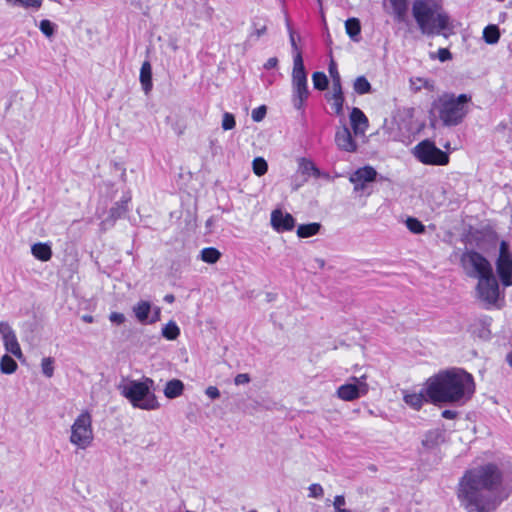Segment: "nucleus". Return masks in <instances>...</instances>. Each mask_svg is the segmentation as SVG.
I'll return each mask as SVG.
<instances>
[{"mask_svg": "<svg viewBox=\"0 0 512 512\" xmlns=\"http://www.w3.org/2000/svg\"><path fill=\"white\" fill-rule=\"evenodd\" d=\"M511 492L512 487L504 485L503 473L493 463L467 469L456 488L459 505L466 512H494Z\"/></svg>", "mask_w": 512, "mask_h": 512, "instance_id": "f257e3e1", "label": "nucleus"}, {"mask_svg": "<svg viewBox=\"0 0 512 512\" xmlns=\"http://www.w3.org/2000/svg\"><path fill=\"white\" fill-rule=\"evenodd\" d=\"M424 390L431 403L464 404L472 397L475 383L471 374L453 368L427 379Z\"/></svg>", "mask_w": 512, "mask_h": 512, "instance_id": "f03ea898", "label": "nucleus"}, {"mask_svg": "<svg viewBox=\"0 0 512 512\" xmlns=\"http://www.w3.org/2000/svg\"><path fill=\"white\" fill-rule=\"evenodd\" d=\"M412 15L423 35H440L447 39L454 34L452 20L435 0H415Z\"/></svg>", "mask_w": 512, "mask_h": 512, "instance_id": "7ed1b4c3", "label": "nucleus"}, {"mask_svg": "<svg viewBox=\"0 0 512 512\" xmlns=\"http://www.w3.org/2000/svg\"><path fill=\"white\" fill-rule=\"evenodd\" d=\"M470 101L471 97L466 94L455 96L452 93H445L433 102L432 112L439 117L444 126H456L468 113Z\"/></svg>", "mask_w": 512, "mask_h": 512, "instance_id": "20e7f679", "label": "nucleus"}, {"mask_svg": "<svg viewBox=\"0 0 512 512\" xmlns=\"http://www.w3.org/2000/svg\"><path fill=\"white\" fill-rule=\"evenodd\" d=\"M152 385L153 380L145 378L143 381L130 380L121 383L118 388L134 408L151 411L160 407L156 395L150 390Z\"/></svg>", "mask_w": 512, "mask_h": 512, "instance_id": "39448f33", "label": "nucleus"}, {"mask_svg": "<svg viewBox=\"0 0 512 512\" xmlns=\"http://www.w3.org/2000/svg\"><path fill=\"white\" fill-rule=\"evenodd\" d=\"M93 440L92 415L88 410H83L70 427L69 441L77 449L86 450L92 445Z\"/></svg>", "mask_w": 512, "mask_h": 512, "instance_id": "423d86ee", "label": "nucleus"}, {"mask_svg": "<svg viewBox=\"0 0 512 512\" xmlns=\"http://www.w3.org/2000/svg\"><path fill=\"white\" fill-rule=\"evenodd\" d=\"M309 96L307 72L304 67L302 54L293 56L292 69V103L295 109L301 110Z\"/></svg>", "mask_w": 512, "mask_h": 512, "instance_id": "0eeeda50", "label": "nucleus"}, {"mask_svg": "<svg viewBox=\"0 0 512 512\" xmlns=\"http://www.w3.org/2000/svg\"><path fill=\"white\" fill-rule=\"evenodd\" d=\"M414 157L425 165L443 166L449 163V155L436 147L434 142L423 140L412 151Z\"/></svg>", "mask_w": 512, "mask_h": 512, "instance_id": "6e6552de", "label": "nucleus"}, {"mask_svg": "<svg viewBox=\"0 0 512 512\" xmlns=\"http://www.w3.org/2000/svg\"><path fill=\"white\" fill-rule=\"evenodd\" d=\"M463 269L468 277L481 279L493 273L489 261L475 251L465 252L461 257Z\"/></svg>", "mask_w": 512, "mask_h": 512, "instance_id": "1a4fd4ad", "label": "nucleus"}, {"mask_svg": "<svg viewBox=\"0 0 512 512\" xmlns=\"http://www.w3.org/2000/svg\"><path fill=\"white\" fill-rule=\"evenodd\" d=\"M369 392V384L367 383V375L352 376L349 381L336 390V396L343 401H354Z\"/></svg>", "mask_w": 512, "mask_h": 512, "instance_id": "9d476101", "label": "nucleus"}, {"mask_svg": "<svg viewBox=\"0 0 512 512\" xmlns=\"http://www.w3.org/2000/svg\"><path fill=\"white\" fill-rule=\"evenodd\" d=\"M476 291L480 300L489 305L495 304L499 297V285L494 274L479 279Z\"/></svg>", "mask_w": 512, "mask_h": 512, "instance_id": "9b49d317", "label": "nucleus"}, {"mask_svg": "<svg viewBox=\"0 0 512 512\" xmlns=\"http://www.w3.org/2000/svg\"><path fill=\"white\" fill-rule=\"evenodd\" d=\"M497 273L504 286L512 284V256L508 250V244L502 241L500 244V253L496 263Z\"/></svg>", "mask_w": 512, "mask_h": 512, "instance_id": "f8f14e48", "label": "nucleus"}, {"mask_svg": "<svg viewBox=\"0 0 512 512\" xmlns=\"http://www.w3.org/2000/svg\"><path fill=\"white\" fill-rule=\"evenodd\" d=\"M0 335L6 352L12 354L17 359H22L23 352L17 340L16 333L8 322L0 321Z\"/></svg>", "mask_w": 512, "mask_h": 512, "instance_id": "ddd939ff", "label": "nucleus"}, {"mask_svg": "<svg viewBox=\"0 0 512 512\" xmlns=\"http://www.w3.org/2000/svg\"><path fill=\"white\" fill-rule=\"evenodd\" d=\"M377 177V171L371 166H364L353 172L349 181L354 184V191L364 190L367 183L374 182Z\"/></svg>", "mask_w": 512, "mask_h": 512, "instance_id": "4468645a", "label": "nucleus"}, {"mask_svg": "<svg viewBox=\"0 0 512 512\" xmlns=\"http://www.w3.org/2000/svg\"><path fill=\"white\" fill-rule=\"evenodd\" d=\"M270 224L276 232L281 233L291 231L295 227V219L288 212H283L281 209H274L271 212Z\"/></svg>", "mask_w": 512, "mask_h": 512, "instance_id": "2eb2a0df", "label": "nucleus"}, {"mask_svg": "<svg viewBox=\"0 0 512 512\" xmlns=\"http://www.w3.org/2000/svg\"><path fill=\"white\" fill-rule=\"evenodd\" d=\"M335 143L340 150L353 153L357 150V144L348 127L343 126L336 131Z\"/></svg>", "mask_w": 512, "mask_h": 512, "instance_id": "dca6fc26", "label": "nucleus"}, {"mask_svg": "<svg viewBox=\"0 0 512 512\" xmlns=\"http://www.w3.org/2000/svg\"><path fill=\"white\" fill-rule=\"evenodd\" d=\"M351 126L356 136H363L368 128V119L365 114L357 107H354L350 113Z\"/></svg>", "mask_w": 512, "mask_h": 512, "instance_id": "f3484780", "label": "nucleus"}, {"mask_svg": "<svg viewBox=\"0 0 512 512\" xmlns=\"http://www.w3.org/2000/svg\"><path fill=\"white\" fill-rule=\"evenodd\" d=\"M403 401L414 410H420L425 402L430 401L424 388L420 392L403 391Z\"/></svg>", "mask_w": 512, "mask_h": 512, "instance_id": "a211bd4d", "label": "nucleus"}, {"mask_svg": "<svg viewBox=\"0 0 512 512\" xmlns=\"http://www.w3.org/2000/svg\"><path fill=\"white\" fill-rule=\"evenodd\" d=\"M445 441L444 433L440 429H433L428 431L423 439L422 445L427 450H434Z\"/></svg>", "mask_w": 512, "mask_h": 512, "instance_id": "6ab92c4d", "label": "nucleus"}, {"mask_svg": "<svg viewBox=\"0 0 512 512\" xmlns=\"http://www.w3.org/2000/svg\"><path fill=\"white\" fill-rule=\"evenodd\" d=\"M152 311V305L149 301H139L133 306V313L136 319L142 323H149V315Z\"/></svg>", "mask_w": 512, "mask_h": 512, "instance_id": "aec40b11", "label": "nucleus"}, {"mask_svg": "<svg viewBox=\"0 0 512 512\" xmlns=\"http://www.w3.org/2000/svg\"><path fill=\"white\" fill-rule=\"evenodd\" d=\"M32 255L43 262L49 261L52 257V250L49 244L47 243H35L31 247Z\"/></svg>", "mask_w": 512, "mask_h": 512, "instance_id": "412c9836", "label": "nucleus"}, {"mask_svg": "<svg viewBox=\"0 0 512 512\" xmlns=\"http://www.w3.org/2000/svg\"><path fill=\"white\" fill-rule=\"evenodd\" d=\"M184 391V384L179 379H172L169 380L164 388V395L168 399H174L183 394Z\"/></svg>", "mask_w": 512, "mask_h": 512, "instance_id": "4be33fe9", "label": "nucleus"}, {"mask_svg": "<svg viewBox=\"0 0 512 512\" xmlns=\"http://www.w3.org/2000/svg\"><path fill=\"white\" fill-rule=\"evenodd\" d=\"M140 82L145 93H149L152 88V69L148 61L143 62L141 66Z\"/></svg>", "mask_w": 512, "mask_h": 512, "instance_id": "5701e85b", "label": "nucleus"}, {"mask_svg": "<svg viewBox=\"0 0 512 512\" xmlns=\"http://www.w3.org/2000/svg\"><path fill=\"white\" fill-rule=\"evenodd\" d=\"M388 2L393 9L396 20L399 22L405 21L408 11L407 0H388Z\"/></svg>", "mask_w": 512, "mask_h": 512, "instance_id": "b1692460", "label": "nucleus"}, {"mask_svg": "<svg viewBox=\"0 0 512 512\" xmlns=\"http://www.w3.org/2000/svg\"><path fill=\"white\" fill-rule=\"evenodd\" d=\"M129 199L123 200L121 202H117L109 211V218L103 221V225H106L109 221L111 224L114 223L115 220L121 218L127 212V203Z\"/></svg>", "mask_w": 512, "mask_h": 512, "instance_id": "393cba45", "label": "nucleus"}, {"mask_svg": "<svg viewBox=\"0 0 512 512\" xmlns=\"http://www.w3.org/2000/svg\"><path fill=\"white\" fill-rule=\"evenodd\" d=\"M321 229L320 223H308V224H301L297 228V236L300 238H308L312 237L319 233Z\"/></svg>", "mask_w": 512, "mask_h": 512, "instance_id": "a878e982", "label": "nucleus"}, {"mask_svg": "<svg viewBox=\"0 0 512 512\" xmlns=\"http://www.w3.org/2000/svg\"><path fill=\"white\" fill-rule=\"evenodd\" d=\"M500 30L497 25L491 24L484 28L483 39L487 44L493 45L499 41Z\"/></svg>", "mask_w": 512, "mask_h": 512, "instance_id": "bb28decb", "label": "nucleus"}, {"mask_svg": "<svg viewBox=\"0 0 512 512\" xmlns=\"http://www.w3.org/2000/svg\"><path fill=\"white\" fill-rule=\"evenodd\" d=\"M410 88L414 92H418L422 88H425L429 91H433L434 90V82L429 79H426V78H420V77L411 78L410 79Z\"/></svg>", "mask_w": 512, "mask_h": 512, "instance_id": "cd10ccee", "label": "nucleus"}, {"mask_svg": "<svg viewBox=\"0 0 512 512\" xmlns=\"http://www.w3.org/2000/svg\"><path fill=\"white\" fill-rule=\"evenodd\" d=\"M18 368V365L16 361L9 356L8 354H5L0 359V371L3 374H12L14 373Z\"/></svg>", "mask_w": 512, "mask_h": 512, "instance_id": "c85d7f7f", "label": "nucleus"}, {"mask_svg": "<svg viewBox=\"0 0 512 512\" xmlns=\"http://www.w3.org/2000/svg\"><path fill=\"white\" fill-rule=\"evenodd\" d=\"M346 33L353 40H356V37L359 36L361 32L360 21L357 18H349L345 22Z\"/></svg>", "mask_w": 512, "mask_h": 512, "instance_id": "c756f323", "label": "nucleus"}, {"mask_svg": "<svg viewBox=\"0 0 512 512\" xmlns=\"http://www.w3.org/2000/svg\"><path fill=\"white\" fill-rule=\"evenodd\" d=\"M299 169L303 174L313 175L315 178H319L321 176L320 170L314 165V163L304 158L300 160Z\"/></svg>", "mask_w": 512, "mask_h": 512, "instance_id": "7c9ffc66", "label": "nucleus"}, {"mask_svg": "<svg viewBox=\"0 0 512 512\" xmlns=\"http://www.w3.org/2000/svg\"><path fill=\"white\" fill-rule=\"evenodd\" d=\"M328 70L332 78L333 91H342L340 74L338 72L336 63L333 60L330 61Z\"/></svg>", "mask_w": 512, "mask_h": 512, "instance_id": "2f4dec72", "label": "nucleus"}, {"mask_svg": "<svg viewBox=\"0 0 512 512\" xmlns=\"http://www.w3.org/2000/svg\"><path fill=\"white\" fill-rule=\"evenodd\" d=\"M180 334V329L174 321H169L162 329V335L167 340H175Z\"/></svg>", "mask_w": 512, "mask_h": 512, "instance_id": "473e14b6", "label": "nucleus"}, {"mask_svg": "<svg viewBox=\"0 0 512 512\" xmlns=\"http://www.w3.org/2000/svg\"><path fill=\"white\" fill-rule=\"evenodd\" d=\"M221 256V253L213 247L204 248L201 251V259L206 263H216Z\"/></svg>", "mask_w": 512, "mask_h": 512, "instance_id": "72a5a7b5", "label": "nucleus"}, {"mask_svg": "<svg viewBox=\"0 0 512 512\" xmlns=\"http://www.w3.org/2000/svg\"><path fill=\"white\" fill-rule=\"evenodd\" d=\"M354 90L357 94L363 95L371 91V85L364 76H359L355 79L353 84Z\"/></svg>", "mask_w": 512, "mask_h": 512, "instance_id": "f704fd0d", "label": "nucleus"}, {"mask_svg": "<svg viewBox=\"0 0 512 512\" xmlns=\"http://www.w3.org/2000/svg\"><path fill=\"white\" fill-rule=\"evenodd\" d=\"M312 81L314 88L317 90L323 91L328 87V78L323 72H314L312 74Z\"/></svg>", "mask_w": 512, "mask_h": 512, "instance_id": "c9c22d12", "label": "nucleus"}, {"mask_svg": "<svg viewBox=\"0 0 512 512\" xmlns=\"http://www.w3.org/2000/svg\"><path fill=\"white\" fill-rule=\"evenodd\" d=\"M331 100L334 111L337 115L342 114L344 97L342 91H333L332 96L329 98Z\"/></svg>", "mask_w": 512, "mask_h": 512, "instance_id": "e433bc0d", "label": "nucleus"}, {"mask_svg": "<svg viewBox=\"0 0 512 512\" xmlns=\"http://www.w3.org/2000/svg\"><path fill=\"white\" fill-rule=\"evenodd\" d=\"M406 226L410 232L414 234H422L425 232V226L416 218L408 217Z\"/></svg>", "mask_w": 512, "mask_h": 512, "instance_id": "4c0bfd02", "label": "nucleus"}, {"mask_svg": "<svg viewBox=\"0 0 512 512\" xmlns=\"http://www.w3.org/2000/svg\"><path fill=\"white\" fill-rule=\"evenodd\" d=\"M252 168L257 176H262L267 172L268 165L264 158L257 157L252 162Z\"/></svg>", "mask_w": 512, "mask_h": 512, "instance_id": "58836bf2", "label": "nucleus"}, {"mask_svg": "<svg viewBox=\"0 0 512 512\" xmlns=\"http://www.w3.org/2000/svg\"><path fill=\"white\" fill-rule=\"evenodd\" d=\"M13 5H18L24 8L39 9L42 5L43 0H6Z\"/></svg>", "mask_w": 512, "mask_h": 512, "instance_id": "ea45409f", "label": "nucleus"}, {"mask_svg": "<svg viewBox=\"0 0 512 512\" xmlns=\"http://www.w3.org/2000/svg\"><path fill=\"white\" fill-rule=\"evenodd\" d=\"M42 373L47 377L51 378L54 374V360L51 357L42 359L41 362Z\"/></svg>", "mask_w": 512, "mask_h": 512, "instance_id": "a19ab883", "label": "nucleus"}, {"mask_svg": "<svg viewBox=\"0 0 512 512\" xmlns=\"http://www.w3.org/2000/svg\"><path fill=\"white\" fill-rule=\"evenodd\" d=\"M39 29L47 37H51L54 34V24L50 20H42L39 24Z\"/></svg>", "mask_w": 512, "mask_h": 512, "instance_id": "79ce46f5", "label": "nucleus"}, {"mask_svg": "<svg viewBox=\"0 0 512 512\" xmlns=\"http://www.w3.org/2000/svg\"><path fill=\"white\" fill-rule=\"evenodd\" d=\"M435 57H437L439 61L445 62L452 59V54L447 48H440L436 54H430V58L434 59Z\"/></svg>", "mask_w": 512, "mask_h": 512, "instance_id": "37998d69", "label": "nucleus"}, {"mask_svg": "<svg viewBox=\"0 0 512 512\" xmlns=\"http://www.w3.org/2000/svg\"><path fill=\"white\" fill-rule=\"evenodd\" d=\"M236 122L235 118L231 113H224L223 119H222V128L224 130H231L235 127Z\"/></svg>", "mask_w": 512, "mask_h": 512, "instance_id": "c03bdc74", "label": "nucleus"}, {"mask_svg": "<svg viewBox=\"0 0 512 512\" xmlns=\"http://www.w3.org/2000/svg\"><path fill=\"white\" fill-rule=\"evenodd\" d=\"M309 494L308 496L311 498H321L324 494V490L320 484L313 483L308 487Z\"/></svg>", "mask_w": 512, "mask_h": 512, "instance_id": "a18cd8bd", "label": "nucleus"}, {"mask_svg": "<svg viewBox=\"0 0 512 512\" xmlns=\"http://www.w3.org/2000/svg\"><path fill=\"white\" fill-rule=\"evenodd\" d=\"M267 109L266 106L262 105L252 110L251 117L253 121L260 122L264 119Z\"/></svg>", "mask_w": 512, "mask_h": 512, "instance_id": "49530a36", "label": "nucleus"}, {"mask_svg": "<svg viewBox=\"0 0 512 512\" xmlns=\"http://www.w3.org/2000/svg\"><path fill=\"white\" fill-rule=\"evenodd\" d=\"M345 504H346V501H345V497L343 495H337L334 497L333 507H334L335 512H337L339 510H344Z\"/></svg>", "mask_w": 512, "mask_h": 512, "instance_id": "de8ad7c7", "label": "nucleus"}, {"mask_svg": "<svg viewBox=\"0 0 512 512\" xmlns=\"http://www.w3.org/2000/svg\"><path fill=\"white\" fill-rule=\"evenodd\" d=\"M287 26H288V30H289V38H290V43H291L293 53H294V55H296L297 53L301 54V51L299 50V48L296 44V41H295L294 32L291 29V27L289 26L288 22H287Z\"/></svg>", "mask_w": 512, "mask_h": 512, "instance_id": "09e8293b", "label": "nucleus"}, {"mask_svg": "<svg viewBox=\"0 0 512 512\" xmlns=\"http://www.w3.org/2000/svg\"><path fill=\"white\" fill-rule=\"evenodd\" d=\"M249 382H250V376L247 373L237 374L236 377L234 378V383L236 385L247 384Z\"/></svg>", "mask_w": 512, "mask_h": 512, "instance_id": "8fccbe9b", "label": "nucleus"}, {"mask_svg": "<svg viewBox=\"0 0 512 512\" xmlns=\"http://www.w3.org/2000/svg\"><path fill=\"white\" fill-rule=\"evenodd\" d=\"M109 319L111 322L115 323V324H122L124 323L125 321V316L124 314L122 313H118V312H112L110 315H109Z\"/></svg>", "mask_w": 512, "mask_h": 512, "instance_id": "3c124183", "label": "nucleus"}, {"mask_svg": "<svg viewBox=\"0 0 512 512\" xmlns=\"http://www.w3.org/2000/svg\"><path fill=\"white\" fill-rule=\"evenodd\" d=\"M205 394L211 399H217L220 397V391L216 386H209L205 390Z\"/></svg>", "mask_w": 512, "mask_h": 512, "instance_id": "603ef678", "label": "nucleus"}, {"mask_svg": "<svg viewBox=\"0 0 512 512\" xmlns=\"http://www.w3.org/2000/svg\"><path fill=\"white\" fill-rule=\"evenodd\" d=\"M152 316L149 318V323H155L160 320L161 309L158 306L152 307Z\"/></svg>", "mask_w": 512, "mask_h": 512, "instance_id": "864d4df0", "label": "nucleus"}, {"mask_svg": "<svg viewBox=\"0 0 512 512\" xmlns=\"http://www.w3.org/2000/svg\"><path fill=\"white\" fill-rule=\"evenodd\" d=\"M277 64H278V59L276 57H271L264 64V68L272 69V68H275L277 66Z\"/></svg>", "mask_w": 512, "mask_h": 512, "instance_id": "5fc2aeb1", "label": "nucleus"}, {"mask_svg": "<svg viewBox=\"0 0 512 512\" xmlns=\"http://www.w3.org/2000/svg\"><path fill=\"white\" fill-rule=\"evenodd\" d=\"M456 412L452 410H444L442 412V417L445 419H454L456 417Z\"/></svg>", "mask_w": 512, "mask_h": 512, "instance_id": "6e6d98bb", "label": "nucleus"}, {"mask_svg": "<svg viewBox=\"0 0 512 512\" xmlns=\"http://www.w3.org/2000/svg\"><path fill=\"white\" fill-rule=\"evenodd\" d=\"M265 33H266V26L263 25L260 28H256L254 33L252 34V36L255 35L257 38H259L262 35H264Z\"/></svg>", "mask_w": 512, "mask_h": 512, "instance_id": "4d7b16f0", "label": "nucleus"}, {"mask_svg": "<svg viewBox=\"0 0 512 512\" xmlns=\"http://www.w3.org/2000/svg\"><path fill=\"white\" fill-rule=\"evenodd\" d=\"M314 262L317 264V266L320 268V269H323L324 266H325V260L322 259V258H315Z\"/></svg>", "mask_w": 512, "mask_h": 512, "instance_id": "13d9d810", "label": "nucleus"}, {"mask_svg": "<svg viewBox=\"0 0 512 512\" xmlns=\"http://www.w3.org/2000/svg\"><path fill=\"white\" fill-rule=\"evenodd\" d=\"M81 319L86 323H92L94 321V318L92 315L85 314L81 317Z\"/></svg>", "mask_w": 512, "mask_h": 512, "instance_id": "bf43d9fd", "label": "nucleus"}, {"mask_svg": "<svg viewBox=\"0 0 512 512\" xmlns=\"http://www.w3.org/2000/svg\"><path fill=\"white\" fill-rule=\"evenodd\" d=\"M164 300H165L166 302H168V303H172V302H174L175 297H174V295H172V294H167V295L164 297Z\"/></svg>", "mask_w": 512, "mask_h": 512, "instance_id": "052dcab7", "label": "nucleus"}, {"mask_svg": "<svg viewBox=\"0 0 512 512\" xmlns=\"http://www.w3.org/2000/svg\"><path fill=\"white\" fill-rule=\"evenodd\" d=\"M507 361H508L509 365L512 367V353H509L507 355Z\"/></svg>", "mask_w": 512, "mask_h": 512, "instance_id": "680f3d73", "label": "nucleus"}, {"mask_svg": "<svg viewBox=\"0 0 512 512\" xmlns=\"http://www.w3.org/2000/svg\"><path fill=\"white\" fill-rule=\"evenodd\" d=\"M171 47H172V49H173L174 51H175V50H177V45H176V43H172V44H171Z\"/></svg>", "mask_w": 512, "mask_h": 512, "instance_id": "e2e57ef3", "label": "nucleus"}, {"mask_svg": "<svg viewBox=\"0 0 512 512\" xmlns=\"http://www.w3.org/2000/svg\"><path fill=\"white\" fill-rule=\"evenodd\" d=\"M498 2H503L504 0H497Z\"/></svg>", "mask_w": 512, "mask_h": 512, "instance_id": "0e129e2a", "label": "nucleus"}, {"mask_svg": "<svg viewBox=\"0 0 512 512\" xmlns=\"http://www.w3.org/2000/svg\"><path fill=\"white\" fill-rule=\"evenodd\" d=\"M318 2H320V0H318Z\"/></svg>", "mask_w": 512, "mask_h": 512, "instance_id": "69168bd1", "label": "nucleus"}]
</instances>
